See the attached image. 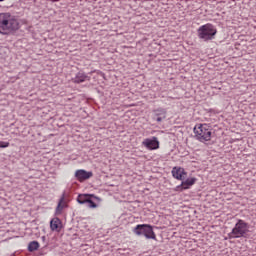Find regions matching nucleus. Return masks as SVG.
Returning <instances> with one entry per match:
<instances>
[{
    "label": "nucleus",
    "mask_w": 256,
    "mask_h": 256,
    "mask_svg": "<svg viewBox=\"0 0 256 256\" xmlns=\"http://www.w3.org/2000/svg\"><path fill=\"white\" fill-rule=\"evenodd\" d=\"M21 25L19 20L11 15V13H0V33L1 35H9L19 31Z\"/></svg>",
    "instance_id": "obj_1"
},
{
    "label": "nucleus",
    "mask_w": 256,
    "mask_h": 256,
    "mask_svg": "<svg viewBox=\"0 0 256 256\" xmlns=\"http://www.w3.org/2000/svg\"><path fill=\"white\" fill-rule=\"evenodd\" d=\"M248 233L249 223L245 222V220L238 219L232 231L228 233V239H239L241 237L247 239Z\"/></svg>",
    "instance_id": "obj_2"
},
{
    "label": "nucleus",
    "mask_w": 256,
    "mask_h": 256,
    "mask_svg": "<svg viewBox=\"0 0 256 256\" xmlns=\"http://www.w3.org/2000/svg\"><path fill=\"white\" fill-rule=\"evenodd\" d=\"M199 39L202 41H213L217 35V28L211 23L202 25L197 30Z\"/></svg>",
    "instance_id": "obj_3"
},
{
    "label": "nucleus",
    "mask_w": 256,
    "mask_h": 256,
    "mask_svg": "<svg viewBox=\"0 0 256 256\" xmlns=\"http://www.w3.org/2000/svg\"><path fill=\"white\" fill-rule=\"evenodd\" d=\"M133 233H135V235H143L147 239H153L154 241H157V235H155V231H153V226H151V224H138L133 229Z\"/></svg>",
    "instance_id": "obj_4"
},
{
    "label": "nucleus",
    "mask_w": 256,
    "mask_h": 256,
    "mask_svg": "<svg viewBox=\"0 0 256 256\" xmlns=\"http://www.w3.org/2000/svg\"><path fill=\"white\" fill-rule=\"evenodd\" d=\"M195 137L201 143H205V141H211V131L209 130V126L207 124H198V126L194 127Z\"/></svg>",
    "instance_id": "obj_5"
},
{
    "label": "nucleus",
    "mask_w": 256,
    "mask_h": 256,
    "mask_svg": "<svg viewBox=\"0 0 256 256\" xmlns=\"http://www.w3.org/2000/svg\"><path fill=\"white\" fill-rule=\"evenodd\" d=\"M74 177L77 181H79V183H84V181H87L93 177V172L85 169H79L75 171Z\"/></svg>",
    "instance_id": "obj_6"
},
{
    "label": "nucleus",
    "mask_w": 256,
    "mask_h": 256,
    "mask_svg": "<svg viewBox=\"0 0 256 256\" xmlns=\"http://www.w3.org/2000/svg\"><path fill=\"white\" fill-rule=\"evenodd\" d=\"M181 181V184L175 188V191H179L180 193L186 191V189H191V187L197 183V178H187Z\"/></svg>",
    "instance_id": "obj_7"
},
{
    "label": "nucleus",
    "mask_w": 256,
    "mask_h": 256,
    "mask_svg": "<svg viewBox=\"0 0 256 256\" xmlns=\"http://www.w3.org/2000/svg\"><path fill=\"white\" fill-rule=\"evenodd\" d=\"M152 113H153L152 119L153 121H157V123H161L162 121H165V119H167V109L165 108L160 107V108L154 109Z\"/></svg>",
    "instance_id": "obj_8"
},
{
    "label": "nucleus",
    "mask_w": 256,
    "mask_h": 256,
    "mask_svg": "<svg viewBox=\"0 0 256 256\" xmlns=\"http://www.w3.org/2000/svg\"><path fill=\"white\" fill-rule=\"evenodd\" d=\"M71 81L75 83V85H81V83H85V81H91V76L87 75L85 71L79 70Z\"/></svg>",
    "instance_id": "obj_9"
},
{
    "label": "nucleus",
    "mask_w": 256,
    "mask_h": 256,
    "mask_svg": "<svg viewBox=\"0 0 256 256\" xmlns=\"http://www.w3.org/2000/svg\"><path fill=\"white\" fill-rule=\"evenodd\" d=\"M142 145L146 147L149 151H155L159 149V140L157 137L153 136L152 138H146L143 142Z\"/></svg>",
    "instance_id": "obj_10"
},
{
    "label": "nucleus",
    "mask_w": 256,
    "mask_h": 256,
    "mask_svg": "<svg viewBox=\"0 0 256 256\" xmlns=\"http://www.w3.org/2000/svg\"><path fill=\"white\" fill-rule=\"evenodd\" d=\"M171 174L174 179H177V181H185V176L187 175V172L185 171V168L175 166L172 168Z\"/></svg>",
    "instance_id": "obj_11"
},
{
    "label": "nucleus",
    "mask_w": 256,
    "mask_h": 256,
    "mask_svg": "<svg viewBox=\"0 0 256 256\" xmlns=\"http://www.w3.org/2000/svg\"><path fill=\"white\" fill-rule=\"evenodd\" d=\"M63 228V223L59 217H55L50 221V229L51 231H57L59 233Z\"/></svg>",
    "instance_id": "obj_12"
},
{
    "label": "nucleus",
    "mask_w": 256,
    "mask_h": 256,
    "mask_svg": "<svg viewBox=\"0 0 256 256\" xmlns=\"http://www.w3.org/2000/svg\"><path fill=\"white\" fill-rule=\"evenodd\" d=\"M63 209H65V193H63L58 201L55 215H61L63 213Z\"/></svg>",
    "instance_id": "obj_13"
},
{
    "label": "nucleus",
    "mask_w": 256,
    "mask_h": 256,
    "mask_svg": "<svg viewBox=\"0 0 256 256\" xmlns=\"http://www.w3.org/2000/svg\"><path fill=\"white\" fill-rule=\"evenodd\" d=\"M93 199L99 200V197L95 196V194H90L86 204L88 205V207L90 209H97V203H95V201H93Z\"/></svg>",
    "instance_id": "obj_14"
},
{
    "label": "nucleus",
    "mask_w": 256,
    "mask_h": 256,
    "mask_svg": "<svg viewBox=\"0 0 256 256\" xmlns=\"http://www.w3.org/2000/svg\"><path fill=\"white\" fill-rule=\"evenodd\" d=\"M40 245L37 240L31 241L28 244V251L29 253H33L34 251H37L39 249Z\"/></svg>",
    "instance_id": "obj_15"
},
{
    "label": "nucleus",
    "mask_w": 256,
    "mask_h": 256,
    "mask_svg": "<svg viewBox=\"0 0 256 256\" xmlns=\"http://www.w3.org/2000/svg\"><path fill=\"white\" fill-rule=\"evenodd\" d=\"M90 196H91V194H79L77 197V202L80 205H85V203H87V201L89 200Z\"/></svg>",
    "instance_id": "obj_16"
},
{
    "label": "nucleus",
    "mask_w": 256,
    "mask_h": 256,
    "mask_svg": "<svg viewBox=\"0 0 256 256\" xmlns=\"http://www.w3.org/2000/svg\"><path fill=\"white\" fill-rule=\"evenodd\" d=\"M10 143L5 141H0V149H7L9 147Z\"/></svg>",
    "instance_id": "obj_17"
},
{
    "label": "nucleus",
    "mask_w": 256,
    "mask_h": 256,
    "mask_svg": "<svg viewBox=\"0 0 256 256\" xmlns=\"http://www.w3.org/2000/svg\"><path fill=\"white\" fill-rule=\"evenodd\" d=\"M41 240L43 241V243H45V241H47V237L46 236H42Z\"/></svg>",
    "instance_id": "obj_18"
},
{
    "label": "nucleus",
    "mask_w": 256,
    "mask_h": 256,
    "mask_svg": "<svg viewBox=\"0 0 256 256\" xmlns=\"http://www.w3.org/2000/svg\"><path fill=\"white\" fill-rule=\"evenodd\" d=\"M47 245H49V243L46 242V243L44 244V247H47Z\"/></svg>",
    "instance_id": "obj_19"
}]
</instances>
